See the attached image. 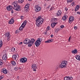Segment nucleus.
<instances>
[{
  "mask_svg": "<svg viewBox=\"0 0 80 80\" xmlns=\"http://www.w3.org/2000/svg\"><path fill=\"white\" fill-rule=\"evenodd\" d=\"M18 3L17 1H14L12 3V5L14 7V9L15 10L19 12L21 10V6L18 5Z\"/></svg>",
  "mask_w": 80,
  "mask_h": 80,
  "instance_id": "f257e3e1",
  "label": "nucleus"
},
{
  "mask_svg": "<svg viewBox=\"0 0 80 80\" xmlns=\"http://www.w3.org/2000/svg\"><path fill=\"white\" fill-rule=\"evenodd\" d=\"M43 21H44V19L41 18L40 17H39L38 18H37L36 25L37 27H39L41 24L43 23Z\"/></svg>",
  "mask_w": 80,
  "mask_h": 80,
  "instance_id": "f03ea898",
  "label": "nucleus"
},
{
  "mask_svg": "<svg viewBox=\"0 0 80 80\" xmlns=\"http://www.w3.org/2000/svg\"><path fill=\"white\" fill-rule=\"evenodd\" d=\"M67 63V61H62L60 64V68H65L67 67L66 65Z\"/></svg>",
  "mask_w": 80,
  "mask_h": 80,
  "instance_id": "7ed1b4c3",
  "label": "nucleus"
},
{
  "mask_svg": "<svg viewBox=\"0 0 80 80\" xmlns=\"http://www.w3.org/2000/svg\"><path fill=\"white\" fill-rule=\"evenodd\" d=\"M42 40V39L41 38H39L37 41L35 42V45L37 47H38L40 44V43H41V42Z\"/></svg>",
  "mask_w": 80,
  "mask_h": 80,
  "instance_id": "20e7f679",
  "label": "nucleus"
},
{
  "mask_svg": "<svg viewBox=\"0 0 80 80\" xmlns=\"http://www.w3.org/2000/svg\"><path fill=\"white\" fill-rule=\"evenodd\" d=\"M27 21L26 20H25L23 22V23H22L21 26L19 28V30H20V31H22V30H23V28L24 27H25L26 25V23Z\"/></svg>",
  "mask_w": 80,
  "mask_h": 80,
  "instance_id": "39448f33",
  "label": "nucleus"
},
{
  "mask_svg": "<svg viewBox=\"0 0 80 80\" xmlns=\"http://www.w3.org/2000/svg\"><path fill=\"white\" fill-rule=\"evenodd\" d=\"M35 41V40L33 38L31 39V40H29V43L28 45V46L29 47L32 46V45H33V43H34Z\"/></svg>",
  "mask_w": 80,
  "mask_h": 80,
  "instance_id": "423d86ee",
  "label": "nucleus"
},
{
  "mask_svg": "<svg viewBox=\"0 0 80 80\" xmlns=\"http://www.w3.org/2000/svg\"><path fill=\"white\" fill-rule=\"evenodd\" d=\"M20 61L21 63H26L27 61V59L26 58H23L20 59Z\"/></svg>",
  "mask_w": 80,
  "mask_h": 80,
  "instance_id": "0eeeda50",
  "label": "nucleus"
},
{
  "mask_svg": "<svg viewBox=\"0 0 80 80\" xmlns=\"http://www.w3.org/2000/svg\"><path fill=\"white\" fill-rule=\"evenodd\" d=\"M74 20V17L73 16H70L69 19V23L71 24Z\"/></svg>",
  "mask_w": 80,
  "mask_h": 80,
  "instance_id": "6e6552de",
  "label": "nucleus"
},
{
  "mask_svg": "<svg viewBox=\"0 0 80 80\" xmlns=\"http://www.w3.org/2000/svg\"><path fill=\"white\" fill-rule=\"evenodd\" d=\"M35 8L36 12H39L41 10V8L38 6V5L35 6Z\"/></svg>",
  "mask_w": 80,
  "mask_h": 80,
  "instance_id": "1a4fd4ad",
  "label": "nucleus"
},
{
  "mask_svg": "<svg viewBox=\"0 0 80 80\" xmlns=\"http://www.w3.org/2000/svg\"><path fill=\"white\" fill-rule=\"evenodd\" d=\"M23 43L24 44H29L30 43V39H25L23 41Z\"/></svg>",
  "mask_w": 80,
  "mask_h": 80,
  "instance_id": "9d476101",
  "label": "nucleus"
},
{
  "mask_svg": "<svg viewBox=\"0 0 80 80\" xmlns=\"http://www.w3.org/2000/svg\"><path fill=\"white\" fill-rule=\"evenodd\" d=\"M32 68L33 71H34V72H36V69H37V67L36 66V64H33L32 65Z\"/></svg>",
  "mask_w": 80,
  "mask_h": 80,
  "instance_id": "9b49d317",
  "label": "nucleus"
},
{
  "mask_svg": "<svg viewBox=\"0 0 80 80\" xmlns=\"http://www.w3.org/2000/svg\"><path fill=\"white\" fill-rule=\"evenodd\" d=\"M12 6L10 5L7 7V10H8L9 11H10V10H12L13 9V7L14 6H12Z\"/></svg>",
  "mask_w": 80,
  "mask_h": 80,
  "instance_id": "f8f14e48",
  "label": "nucleus"
},
{
  "mask_svg": "<svg viewBox=\"0 0 80 80\" xmlns=\"http://www.w3.org/2000/svg\"><path fill=\"white\" fill-rule=\"evenodd\" d=\"M7 54L6 53L3 55L2 57V59L3 60H4L5 62H6V60H7Z\"/></svg>",
  "mask_w": 80,
  "mask_h": 80,
  "instance_id": "ddd939ff",
  "label": "nucleus"
},
{
  "mask_svg": "<svg viewBox=\"0 0 80 80\" xmlns=\"http://www.w3.org/2000/svg\"><path fill=\"white\" fill-rule=\"evenodd\" d=\"M10 33L8 32H7L6 33V37H8V41H9L10 40Z\"/></svg>",
  "mask_w": 80,
  "mask_h": 80,
  "instance_id": "4468645a",
  "label": "nucleus"
},
{
  "mask_svg": "<svg viewBox=\"0 0 80 80\" xmlns=\"http://www.w3.org/2000/svg\"><path fill=\"white\" fill-rule=\"evenodd\" d=\"M61 14H62V12H61L60 10H59L56 14V15L57 17H59V16H60V15H61Z\"/></svg>",
  "mask_w": 80,
  "mask_h": 80,
  "instance_id": "2eb2a0df",
  "label": "nucleus"
},
{
  "mask_svg": "<svg viewBox=\"0 0 80 80\" xmlns=\"http://www.w3.org/2000/svg\"><path fill=\"white\" fill-rule=\"evenodd\" d=\"M29 8V4H27L24 7V10L25 11H28V9Z\"/></svg>",
  "mask_w": 80,
  "mask_h": 80,
  "instance_id": "dca6fc26",
  "label": "nucleus"
},
{
  "mask_svg": "<svg viewBox=\"0 0 80 80\" xmlns=\"http://www.w3.org/2000/svg\"><path fill=\"white\" fill-rule=\"evenodd\" d=\"M3 73H4V74H7V73H8V71L6 70V69L5 68H3L2 69V71Z\"/></svg>",
  "mask_w": 80,
  "mask_h": 80,
  "instance_id": "f3484780",
  "label": "nucleus"
},
{
  "mask_svg": "<svg viewBox=\"0 0 80 80\" xmlns=\"http://www.w3.org/2000/svg\"><path fill=\"white\" fill-rule=\"evenodd\" d=\"M14 23V21L13 19L11 18L10 20H9L8 24H13Z\"/></svg>",
  "mask_w": 80,
  "mask_h": 80,
  "instance_id": "a211bd4d",
  "label": "nucleus"
},
{
  "mask_svg": "<svg viewBox=\"0 0 80 80\" xmlns=\"http://www.w3.org/2000/svg\"><path fill=\"white\" fill-rule=\"evenodd\" d=\"M58 19L57 18H52V22L53 23H55L57 22Z\"/></svg>",
  "mask_w": 80,
  "mask_h": 80,
  "instance_id": "6ab92c4d",
  "label": "nucleus"
},
{
  "mask_svg": "<svg viewBox=\"0 0 80 80\" xmlns=\"http://www.w3.org/2000/svg\"><path fill=\"white\" fill-rule=\"evenodd\" d=\"M17 56L16 55H14L12 56V59L13 60H17Z\"/></svg>",
  "mask_w": 80,
  "mask_h": 80,
  "instance_id": "aec40b11",
  "label": "nucleus"
},
{
  "mask_svg": "<svg viewBox=\"0 0 80 80\" xmlns=\"http://www.w3.org/2000/svg\"><path fill=\"white\" fill-rule=\"evenodd\" d=\"M57 22L53 23L51 24V26L52 28H54V27L57 25Z\"/></svg>",
  "mask_w": 80,
  "mask_h": 80,
  "instance_id": "412c9836",
  "label": "nucleus"
},
{
  "mask_svg": "<svg viewBox=\"0 0 80 80\" xmlns=\"http://www.w3.org/2000/svg\"><path fill=\"white\" fill-rule=\"evenodd\" d=\"M67 16L66 15L62 17V20H64V21H65V20H67Z\"/></svg>",
  "mask_w": 80,
  "mask_h": 80,
  "instance_id": "4be33fe9",
  "label": "nucleus"
},
{
  "mask_svg": "<svg viewBox=\"0 0 80 80\" xmlns=\"http://www.w3.org/2000/svg\"><path fill=\"white\" fill-rule=\"evenodd\" d=\"M72 53H74L75 54H76V53H77V50L76 49H75L73 51H72Z\"/></svg>",
  "mask_w": 80,
  "mask_h": 80,
  "instance_id": "5701e85b",
  "label": "nucleus"
},
{
  "mask_svg": "<svg viewBox=\"0 0 80 80\" xmlns=\"http://www.w3.org/2000/svg\"><path fill=\"white\" fill-rule=\"evenodd\" d=\"M52 42V39L48 40L47 41H46L45 42V43H51V42Z\"/></svg>",
  "mask_w": 80,
  "mask_h": 80,
  "instance_id": "b1692460",
  "label": "nucleus"
},
{
  "mask_svg": "<svg viewBox=\"0 0 80 80\" xmlns=\"http://www.w3.org/2000/svg\"><path fill=\"white\" fill-rule=\"evenodd\" d=\"M24 1V0H18V3H22Z\"/></svg>",
  "mask_w": 80,
  "mask_h": 80,
  "instance_id": "393cba45",
  "label": "nucleus"
},
{
  "mask_svg": "<svg viewBox=\"0 0 80 80\" xmlns=\"http://www.w3.org/2000/svg\"><path fill=\"white\" fill-rule=\"evenodd\" d=\"M76 58L77 60H80V56L78 55H77L76 57Z\"/></svg>",
  "mask_w": 80,
  "mask_h": 80,
  "instance_id": "a878e982",
  "label": "nucleus"
},
{
  "mask_svg": "<svg viewBox=\"0 0 80 80\" xmlns=\"http://www.w3.org/2000/svg\"><path fill=\"white\" fill-rule=\"evenodd\" d=\"M11 63L12 65H14V66L16 65V62H15L14 61H12Z\"/></svg>",
  "mask_w": 80,
  "mask_h": 80,
  "instance_id": "bb28decb",
  "label": "nucleus"
},
{
  "mask_svg": "<svg viewBox=\"0 0 80 80\" xmlns=\"http://www.w3.org/2000/svg\"><path fill=\"white\" fill-rule=\"evenodd\" d=\"M2 46H3V42H2V41H0V48H2Z\"/></svg>",
  "mask_w": 80,
  "mask_h": 80,
  "instance_id": "cd10ccee",
  "label": "nucleus"
},
{
  "mask_svg": "<svg viewBox=\"0 0 80 80\" xmlns=\"http://www.w3.org/2000/svg\"><path fill=\"white\" fill-rule=\"evenodd\" d=\"M79 8H80V7H79V6H77V7H76L75 8V11H77V10H78L79 9Z\"/></svg>",
  "mask_w": 80,
  "mask_h": 80,
  "instance_id": "c85d7f7f",
  "label": "nucleus"
},
{
  "mask_svg": "<svg viewBox=\"0 0 80 80\" xmlns=\"http://www.w3.org/2000/svg\"><path fill=\"white\" fill-rule=\"evenodd\" d=\"M64 80H69V77H65L64 78Z\"/></svg>",
  "mask_w": 80,
  "mask_h": 80,
  "instance_id": "c756f323",
  "label": "nucleus"
},
{
  "mask_svg": "<svg viewBox=\"0 0 80 80\" xmlns=\"http://www.w3.org/2000/svg\"><path fill=\"white\" fill-rule=\"evenodd\" d=\"M15 50V48H12L11 49V51H12V52H14Z\"/></svg>",
  "mask_w": 80,
  "mask_h": 80,
  "instance_id": "7c9ffc66",
  "label": "nucleus"
},
{
  "mask_svg": "<svg viewBox=\"0 0 80 80\" xmlns=\"http://www.w3.org/2000/svg\"><path fill=\"white\" fill-rule=\"evenodd\" d=\"M73 1V0H67V2L70 3V2H72Z\"/></svg>",
  "mask_w": 80,
  "mask_h": 80,
  "instance_id": "2f4dec72",
  "label": "nucleus"
},
{
  "mask_svg": "<svg viewBox=\"0 0 80 80\" xmlns=\"http://www.w3.org/2000/svg\"><path fill=\"white\" fill-rule=\"evenodd\" d=\"M60 28H64V27H65V26H64L62 25H61L60 26Z\"/></svg>",
  "mask_w": 80,
  "mask_h": 80,
  "instance_id": "473e14b6",
  "label": "nucleus"
},
{
  "mask_svg": "<svg viewBox=\"0 0 80 80\" xmlns=\"http://www.w3.org/2000/svg\"><path fill=\"white\" fill-rule=\"evenodd\" d=\"M59 28H57V29L55 31V32H58V31H59Z\"/></svg>",
  "mask_w": 80,
  "mask_h": 80,
  "instance_id": "72a5a7b5",
  "label": "nucleus"
},
{
  "mask_svg": "<svg viewBox=\"0 0 80 80\" xmlns=\"http://www.w3.org/2000/svg\"><path fill=\"white\" fill-rule=\"evenodd\" d=\"M51 10H53V8L52 7L50 10H49V11H51Z\"/></svg>",
  "mask_w": 80,
  "mask_h": 80,
  "instance_id": "f704fd0d",
  "label": "nucleus"
},
{
  "mask_svg": "<svg viewBox=\"0 0 80 80\" xmlns=\"http://www.w3.org/2000/svg\"><path fill=\"white\" fill-rule=\"evenodd\" d=\"M23 18H24V17L23 16H21L20 17L21 19H23Z\"/></svg>",
  "mask_w": 80,
  "mask_h": 80,
  "instance_id": "c9c22d12",
  "label": "nucleus"
},
{
  "mask_svg": "<svg viewBox=\"0 0 80 80\" xmlns=\"http://www.w3.org/2000/svg\"><path fill=\"white\" fill-rule=\"evenodd\" d=\"M18 67H16L15 68H14V69L15 70L17 71V70H18Z\"/></svg>",
  "mask_w": 80,
  "mask_h": 80,
  "instance_id": "e433bc0d",
  "label": "nucleus"
},
{
  "mask_svg": "<svg viewBox=\"0 0 80 80\" xmlns=\"http://www.w3.org/2000/svg\"><path fill=\"white\" fill-rule=\"evenodd\" d=\"M73 78L72 77H69V80H72Z\"/></svg>",
  "mask_w": 80,
  "mask_h": 80,
  "instance_id": "4c0bfd02",
  "label": "nucleus"
},
{
  "mask_svg": "<svg viewBox=\"0 0 80 80\" xmlns=\"http://www.w3.org/2000/svg\"><path fill=\"white\" fill-rule=\"evenodd\" d=\"M3 64V62L0 61V65H2Z\"/></svg>",
  "mask_w": 80,
  "mask_h": 80,
  "instance_id": "58836bf2",
  "label": "nucleus"
},
{
  "mask_svg": "<svg viewBox=\"0 0 80 80\" xmlns=\"http://www.w3.org/2000/svg\"><path fill=\"white\" fill-rule=\"evenodd\" d=\"M71 5H72V6H74V5H75V3L73 2L72 3H71Z\"/></svg>",
  "mask_w": 80,
  "mask_h": 80,
  "instance_id": "ea45409f",
  "label": "nucleus"
},
{
  "mask_svg": "<svg viewBox=\"0 0 80 80\" xmlns=\"http://www.w3.org/2000/svg\"><path fill=\"white\" fill-rule=\"evenodd\" d=\"M3 78V76H0V80H1V79H2Z\"/></svg>",
  "mask_w": 80,
  "mask_h": 80,
  "instance_id": "a19ab883",
  "label": "nucleus"
},
{
  "mask_svg": "<svg viewBox=\"0 0 80 80\" xmlns=\"http://www.w3.org/2000/svg\"><path fill=\"white\" fill-rule=\"evenodd\" d=\"M48 30H50V26H48L47 28Z\"/></svg>",
  "mask_w": 80,
  "mask_h": 80,
  "instance_id": "79ce46f5",
  "label": "nucleus"
},
{
  "mask_svg": "<svg viewBox=\"0 0 80 80\" xmlns=\"http://www.w3.org/2000/svg\"><path fill=\"white\" fill-rule=\"evenodd\" d=\"M22 42H20V43H19V45H22Z\"/></svg>",
  "mask_w": 80,
  "mask_h": 80,
  "instance_id": "37998d69",
  "label": "nucleus"
},
{
  "mask_svg": "<svg viewBox=\"0 0 80 80\" xmlns=\"http://www.w3.org/2000/svg\"><path fill=\"white\" fill-rule=\"evenodd\" d=\"M50 8V6H49L47 8V9H48V8Z\"/></svg>",
  "mask_w": 80,
  "mask_h": 80,
  "instance_id": "c03bdc74",
  "label": "nucleus"
},
{
  "mask_svg": "<svg viewBox=\"0 0 80 80\" xmlns=\"http://www.w3.org/2000/svg\"><path fill=\"white\" fill-rule=\"evenodd\" d=\"M65 10H66V11L68 10V9L67 8H65Z\"/></svg>",
  "mask_w": 80,
  "mask_h": 80,
  "instance_id": "a18cd8bd",
  "label": "nucleus"
},
{
  "mask_svg": "<svg viewBox=\"0 0 80 80\" xmlns=\"http://www.w3.org/2000/svg\"><path fill=\"white\" fill-rule=\"evenodd\" d=\"M74 29H77V27L76 26H75L74 27Z\"/></svg>",
  "mask_w": 80,
  "mask_h": 80,
  "instance_id": "49530a36",
  "label": "nucleus"
},
{
  "mask_svg": "<svg viewBox=\"0 0 80 80\" xmlns=\"http://www.w3.org/2000/svg\"><path fill=\"white\" fill-rule=\"evenodd\" d=\"M77 14H79V15H80V12H77Z\"/></svg>",
  "mask_w": 80,
  "mask_h": 80,
  "instance_id": "de8ad7c7",
  "label": "nucleus"
},
{
  "mask_svg": "<svg viewBox=\"0 0 80 80\" xmlns=\"http://www.w3.org/2000/svg\"><path fill=\"white\" fill-rule=\"evenodd\" d=\"M11 13H13V11H12Z\"/></svg>",
  "mask_w": 80,
  "mask_h": 80,
  "instance_id": "09e8293b",
  "label": "nucleus"
},
{
  "mask_svg": "<svg viewBox=\"0 0 80 80\" xmlns=\"http://www.w3.org/2000/svg\"><path fill=\"white\" fill-rule=\"evenodd\" d=\"M51 37H53V35H51Z\"/></svg>",
  "mask_w": 80,
  "mask_h": 80,
  "instance_id": "8fccbe9b",
  "label": "nucleus"
},
{
  "mask_svg": "<svg viewBox=\"0 0 80 80\" xmlns=\"http://www.w3.org/2000/svg\"><path fill=\"white\" fill-rule=\"evenodd\" d=\"M70 37L69 38V39H68V41H70Z\"/></svg>",
  "mask_w": 80,
  "mask_h": 80,
  "instance_id": "3c124183",
  "label": "nucleus"
},
{
  "mask_svg": "<svg viewBox=\"0 0 80 80\" xmlns=\"http://www.w3.org/2000/svg\"><path fill=\"white\" fill-rule=\"evenodd\" d=\"M19 70H20V69H21V68H19Z\"/></svg>",
  "mask_w": 80,
  "mask_h": 80,
  "instance_id": "603ef678",
  "label": "nucleus"
},
{
  "mask_svg": "<svg viewBox=\"0 0 80 80\" xmlns=\"http://www.w3.org/2000/svg\"><path fill=\"white\" fill-rule=\"evenodd\" d=\"M28 1H32V0H28Z\"/></svg>",
  "mask_w": 80,
  "mask_h": 80,
  "instance_id": "864d4df0",
  "label": "nucleus"
},
{
  "mask_svg": "<svg viewBox=\"0 0 80 80\" xmlns=\"http://www.w3.org/2000/svg\"><path fill=\"white\" fill-rule=\"evenodd\" d=\"M45 34H47V33L46 32H45Z\"/></svg>",
  "mask_w": 80,
  "mask_h": 80,
  "instance_id": "5fc2aeb1",
  "label": "nucleus"
},
{
  "mask_svg": "<svg viewBox=\"0 0 80 80\" xmlns=\"http://www.w3.org/2000/svg\"><path fill=\"white\" fill-rule=\"evenodd\" d=\"M55 30H56V28H55Z\"/></svg>",
  "mask_w": 80,
  "mask_h": 80,
  "instance_id": "6e6d98bb",
  "label": "nucleus"
},
{
  "mask_svg": "<svg viewBox=\"0 0 80 80\" xmlns=\"http://www.w3.org/2000/svg\"><path fill=\"white\" fill-rule=\"evenodd\" d=\"M17 31H16V33H17Z\"/></svg>",
  "mask_w": 80,
  "mask_h": 80,
  "instance_id": "4d7b16f0",
  "label": "nucleus"
}]
</instances>
